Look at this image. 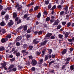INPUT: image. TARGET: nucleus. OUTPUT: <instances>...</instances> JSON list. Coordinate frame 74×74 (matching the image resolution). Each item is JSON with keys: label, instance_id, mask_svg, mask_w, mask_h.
<instances>
[{"label": "nucleus", "instance_id": "1", "mask_svg": "<svg viewBox=\"0 0 74 74\" xmlns=\"http://www.w3.org/2000/svg\"><path fill=\"white\" fill-rule=\"evenodd\" d=\"M15 8H17V10L18 11H21L22 9V6L21 5H19L18 4H17L15 6Z\"/></svg>", "mask_w": 74, "mask_h": 74}, {"label": "nucleus", "instance_id": "2", "mask_svg": "<svg viewBox=\"0 0 74 74\" xmlns=\"http://www.w3.org/2000/svg\"><path fill=\"white\" fill-rule=\"evenodd\" d=\"M37 63V62L35 59L32 60L31 64L32 66H36Z\"/></svg>", "mask_w": 74, "mask_h": 74}, {"label": "nucleus", "instance_id": "3", "mask_svg": "<svg viewBox=\"0 0 74 74\" xmlns=\"http://www.w3.org/2000/svg\"><path fill=\"white\" fill-rule=\"evenodd\" d=\"M59 21L57 20H56L55 21L54 23L52 25V27H54L55 25H58V23H59Z\"/></svg>", "mask_w": 74, "mask_h": 74}, {"label": "nucleus", "instance_id": "4", "mask_svg": "<svg viewBox=\"0 0 74 74\" xmlns=\"http://www.w3.org/2000/svg\"><path fill=\"white\" fill-rule=\"evenodd\" d=\"M14 24V22L12 21V20H10V22H9L8 23V25L11 26H12V25Z\"/></svg>", "mask_w": 74, "mask_h": 74}, {"label": "nucleus", "instance_id": "5", "mask_svg": "<svg viewBox=\"0 0 74 74\" xmlns=\"http://www.w3.org/2000/svg\"><path fill=\"white\" fill-rule=\"evenodd\" d=\"M22 39V36H20L18 37L16 39V41H19L20 40H21Z\"/></svg>", "mask_w": 74, "mask_h": 74}, {"label": "nucleus", "instance_id": "6", "mask_svg": "<svg viewBox=\"0 0 74 74\" xmlns=\"http://www.w3.org/2000/svg\"><path fill=\"white\" fill-rule=\"evenodd\" d=\"M51 36L52 34L51 33H48L46 35L45 37H47L48 38H49V37H50Z\"/></svg>", "mask_w": 74, "mask_h": 74}, {"label": "nucleus", "instance_id": "7", "mask_svg": "<svg viewBox=\"0 0 74 74\" xmlns=\"http://www.w3.org/2000/svg\"><path fill=\"white\" fill-rule=\"evenodd\" d=\"M66 52H67V49H64L62 51L61 53L62 55H64V54H65Z\"/></svg>", "mask_w": 74, "mask_h": 74}, {"label": "nucleus", "instance_id": "8", "mask_svg": "<svg viewBox=\"0 0 74 74\" xmlns=\"http://www.w3.org/2000/svg\"><path fill=\"white\" fill-rule=\"evenodd\" d=\"M17 14L15 12H14L13 13V18H16L17 17Z\"/></svg>", "mask_w": 74, "mask_h": 74}, {"label": "nucleus", "instance_id": "9", "mask_svg": "<svg viewBox=\"0 0 74 74\" xmlns=\"http://www.w3.org/2000/svg\"><path fill=\"white\" fill-rule=\"evenodd\" d=\"M38 42L39 41H36V39H34L33 42V44H37Z\"/></svg>", "mask_w": 74, "mask_h": 74}, {"label": "nucleus", "instance_id": "10", "mask_svg": "<svg viewBox=\"0 0 74 74\" xmlns=\"http://www.w3.org/2000/svg\"><path fill=\"white\" fill-rule=\"evenodd\" d=\"M23 30H24L25 31L27 30V25H23Z\"/></svg>", "mask_w": 74, "mask_h": 74}, {"label": "nucleus", "instance_id": "11", "mask_svg": "<svg viewBox=\"0 0 74 74\" xmlns=\"http://www.w3.org/2000/svg\"><path fill=\"white\" fill-rule=\"evenodd\" d=\"M47 42V40H45L44 42L41 43V45H45Z\"/></svg>", "mask_w": 74, "mask_h": 74}, {"label": "nucleus", "instance_id": "12", "mask_svg": "<svg viewBox=\"0 0 74 74\" xmlns=\"http://www.w3.org/2000/svg\"><path fill=\"white\" fill-rule=\"evenodd\" d=\"M1 32L2 34H4L6 32V31H5V29H1Z\"/></svg>", "mask_w": 74, "mask_h": 74}, {"label": "nucleus", "instance_id": "13", "mask_svg": "<svg viewBox=\"0 0 74 74\" xmlns=\"http://www.w3.org/2000/svg\"><path fill=\"white\" fill-rule=\"evenodd\" d=\"M5 24V23H4V22L3 21L1 22L0 23V25L1 26H4Z\"/></svg>", "mask_w": 74, "mask_h": 74}, {"label": "nucleus", "instance_id": "14", "mask_svg": "<svg viewBox=\"0 0 74 74\" xmlns=\"http://www.w3.org/2000/svg\"><path fill=\"white\" fill-rule=\"evenodd\" d=\"M63 35L59 34L58 35V37L60 38H61V39H63Z\"/></svg>", "mask_w": 74, "mask_h": 74}, {"label": "nucleus", "instance_id": "15", "mask_svg": "<svg viewBox=\"0 0 74 74\" xmlns=\"http://www.w3.org/2000/svg\"><path fill=\"white\" fill-rule=\"evenodd\" d=\"M47 50L48 51V52L49 54H51V53H52V49H47Z\"/></svg>", "mask_w": 74, "mask_h": 74}, {"label": "nucleus", "instance_id": "16", "mask_svg": "<svg viewBox=\"0 0 74 74\" xmlns=\"http://www.w3.org/2000/svg\"><path fill=\"white\" fill-rule=\"evenodd\" d=\"M1 42H2V43H4V42H6V41H5V40L4 38H2L1 40Z\"/></svg>", "mask_w": 74, "mask_h": 74}, {"label": "nucleus", "instance_id": "17", "mask_svg": "<svg viewBox=\"0 0 74 74\" xmlns=\"http://www.w3.org/2000/svg\"><path fill=\"white\" fill-rule=\"evenodd\" d=\"M69 36V34H68V32H66L65 33V37L66 38H67L68 37V36Z\"/></svg>", "mask_w": 74, "mask_h": 74}, {"label": "nucleus", "instance_id": "18", "mask_svg": "<svg viewBox=\"0 0 74 74\" xmlns=\"http://www.w3.org/2000/svg\"><path fill=\"white\" fill-rule=\"evenodd\" d=\"M45 19H46V21L48 22L50 21V19H51V18H50V17H47V18H46Z\"/></svg>", "mask_w": 74, "mask_h": 74}, {"label": "nucleus", "instance_id": "19", "mask_svg": "<svg viewBox=\"0 0 74 74\" xmlns=\"http://www.w3.org/2000/svg\"><path fill=\"white\" fill-rule=\"evenodd\" d=\"M38 8H39V7L37 6H36L34 8V11H37V10L38 9Z\"/></svg>", "mask_w": 74, "mask_h": 74}, {"label": "nucleus", "instance_id": "20", "mask_svg": "<svg viewBox=\"0 0 74 74\" xmlns=\"http://www.w3.org/2000/svg\"><path fill=\"white\" fill-rule=\"evenodd\" d=\"M16 56L18 57V56H20L21 55V54L20 53H19V52H18L16 53Z\"/></svg>", "mask_w": 74, "mask_h": 74}, {"label": "nucleus", "instance_id": "21", "mask_svg": "<svg viewBox=\"0 0 74 74\" xmlns=\"http://www.w3.org/2000/svg\"><path fill=\"white\" fill-rule=\"evenodd\" d=\"M51 5H51V3H49L48 7V8H49V9H50L51 8V7H52Z\"/></svg>", "mask_w": 74, "mask_h": 74}, {"label": "nucleus", "instance_id": "22", "mask_svg": "<svg viewBox=\"0 0 74 74\" xmlns=\"http://www.w3.org/2000/svg\"><path fill=\"white\" fill-rule=\"evenodd\" d=\"M41 13H38L37 16V18H40L41 17Z\"/></svg>", "mask_w": 74, "mask_h": 74}, {"label": "nucleus", "instance_id": "23", "mask_svg": "<svg viewBox=\"0 0 74 74\" xmlns=\"http://www.w3.org/2000/svg\"><path fill=\"white\" fill-rule=\"evenodd\" d=\"M74 66L71 65L70 66V69L71 71L74 70Z\"/></svg>", "mask_w": 74, "mask_h": 74}, {"label": "nucleus", "instance_id": "24", "mask_svg": "<svg viewBox=\"0 0 74 74\" xmlns=\"http://www.w3.org/2000/svg\"><path fill=\"white\" fill-rule=\"evenodd\" d=\"M55 61L54 60H53L51 61L49 63V66H51V64H52V63H54L55 62Z\"/></svg>", "mask_w": 74, "mask_h": 74}, {"label": "nucleus", "instance_id": "25", "mask_svg": "<svg viewBox=\"0 0 74 74\" xmlns=\"http://www.w3.org/2000/svg\"><path fill=\"white\" fill-rule=\"evenodd\" d=\"M61 28V25H58L57 28V30H59V29H60Z\"/></svg>", "mask_w": 74, "mask_h": 74}, {"label": "nucleus", "instance_id": "26", "mask_svg": "<svg viewBox=\"0 0 74 74\" xmlns=\"http://www.w3.org/2000/svg\"><path fill=\"white\" fill-rule=\"evenodd\" d=\"M4 50V47H0V51H3Z\"/></svg>", "mask_w": 74, "mask_h": 74}, {"label": "nucleus", "instance_id": "27", "mask_svg": "<svg viewBox=\"0 0 74 74\" xmlns=\"http://www.w3.org/2000/svg\"><path fill=\"white\" fill-rule=\"evenodd\" d=\"M62 5H58L57 6V8H58V9H61V8H62Z\"/></svg>", "mask_w": 74, "mask_h": 74}, {"label": "nucleus", "instance_id": "28", "mask_svg": "<svg viewBox=\"0 0 74 74\" xmlns=\"http://www.w3.org/2000/svg\"><path fill=\"white\" fill-rule=\"evenodd\" d=\"M15 58H14L12 59H10V60L11 61V62H14V61L15 60Z\"/></svg>", "mask_w": 74, "mask_h": 74}, {"label": "nucleus", "instance_id": "29", "mask_svg": "<svg viewBox=\"0 0 74 74\" xmlns=\"http://www.w3.org/2000/svg\"><path fill=\"white\" fill-rule=\"evenodd\" d=\"M2 64L3 67H5L6 65V63H2Z\"/></svg>", "mask_w": 74, "mask_h": 74}, {"label": "nucleus", "instance_id": "30", "mask_svg": "<svg viewBox=\"0 0 74 74\" xmlns=\"http://www.w3.org/2000/svg\"><path fill=\"white\" fill-rule=\"evenodd\" d=\"M21 23V20L20 19H19L18 21L17 22V24H19V23Z\"/></svg>", "mask_w": 74, "mask_h": 74}, {"label": "nucleus", "instance_id": "31", "mask_svg": "<svg viewBox=\"0 0 74 74\" xmlns=\"http://www.w3.org/2000/svg\"><path fill=\"white\" fill-rule=\"evenodd\" d=\"M33 47L32 46H29V50H32V49H33Z\"/></svg>", "mask_w": 74, "mask_h": 74}, {"label": "nucleus", "instance_id": "32", "mask_svg": "<svg viewBox=\"0 0 74 74\" xmlns=\"http://www.w3.org/2000/svg\"><path fill=\"white\" fill-rule=\"evenodd\" d=\"M8 17H9V16H8V15H7L5 16V19L6 21H7V20L9 18Z\"/></svg>", "mask_w": 74, "mask_h": 74}, {"label": "nucleus", "instance_id": "33", "mask_svg": "<svg viewBox=\"0 0 74 74\" xmlns=\"http://www.w3.org/2000/svg\"><path fill=\"white\" fill-rule=\"evenodd\" d=\"M64 10H65L66 12H67V11H68V7L66 6L64 8Z\"/></svg>", "mask_w": 74, "mask_h": 74}, {"label": "nucleus", "instance_id": "34", "mask_svg": "<svg viewBox=\"0 0 74 74\" xmlns=\"http://www.w3.org/2000/svg\"><path fill=\"white\" fill-rule=\"evenodd\" d=\"M6 37H7V38H10L11 37V36L10 35H8L6 36Z\"/></svg>", "mask_w": 74, "mask_h": 74}, {"label": "nucleus", "instance_id": "35", "mask_svg": "<svg viewBox=\"0 0 74 74\" xmlns=\"http://www.w3.org/2000/svg\"><path fill=\"white\" fill-rule=\"evenodd\" d=\"M56 8V5H54L51 8V10H53L54 9H55Z\"/></svg>", "mask_w": 74, "mask_h": 74}, {"label": "nucleus", "instance_id": "36", "mask_svg": "<svg viewBox=\"0 0 74 74\" xmlns=\"http://www.w3.org/2000/svg\"><path fill=\"white\" fill-rule=\"evenodd\" d=\"M14 67V65L13 64H12L10 65L9 67L10 68H11V69H12V68H13V67Z\"/></svg>", "mask_w": 74, "mask_h": 74}, {"label": "nucleus", "instance_id": "37", "mask_svg": "<svg viewBox=\"0 0 74 74\" xmlns=\"http://www.w3.org/2000/svg\"><path fill=\"white\" fill-rule=\"evenodd\" d=\"M27 38L28 39L30 37V35H27L26 36Z\"/></svg>", "mask_w": 74, "mask_h": 74}, {"label": "nucleus", "instance_id": "38", "mask_svg": "<svg viewBox=\"0 0 74 74\" xmlns=\"http://www.w3.org/2000/svg\"><path fill=\"white\" fill-rule=\"evenodd\" d=\"M31 71H35V68L34 67H32V68L31 69Z\"/></svg>", "mask_w": 74, "mask_h": 74}, {"label": "nucleus", "instance_id": "39", "mask_svg": "<svg viewBox=\"0 0 74 74\" xmlns=\"http://www.w3.org/2000/svg\"><path fill=\"white\" fill-rule=\"evenodd\" d=\"M27 47V45L25 44V45H24L23 46V48L25 49V48H26Z\"/></svg>", "mask_w": 74, "mask_h": 74}, {"label": "nucleus", "instance_id": "40", "mask_svg": "<svg viewBox=\"0 0 74 74\" xmlns=\"http://www.w3.org/2000/svg\"><path fill=\"white\" fill-rule=\"evenodd\" d=\"M27 14H25L23 16L24 18H25V19L27 18Z\"/></svg>", "mask_w": 74, "mask_h": 74}, {"label": "nucleus", "instance_id": "41", "mask_svg": "<svg viewBox=\"0 0 74 74\" xmlns=\"http://www.w3.org/2000/svg\"><path fill=\"white\" fill-rule=\"evenodd\" d=\"M48 56H45V60H48Z\"/></svg>", "mask_w": 74, "mask_h": 74}, {"label": "nucleus", "instance_id": "42", "mask_svg": "<svg viewBox=\"0 0 74 74\" xmlns=\"http://www.w3.org/2000/svg\"><path fill=\"white\" fill-rule=\"evenodd\" d=\"M41 52H39L38 51H37L36 52V54L37 55H40V54H41Z\"/></svg>", "mask_w": 74, "mask_h": 74}, {"label": "nucleus", "instance_id": "43", "mask_svg": "<svg viewBox=\"0 0 74 74\" xmlns=\"http://www.w3.org/2000/svg\"><path fill=\"white\" fill-rule=\"evenodd\" d=\"M71 25V23L70 22L68 23L67 24V27H69Z\"/></svg>", "mask_w": 74, "mask_h": 74}, {"label": "nucleus", "instance_id": "44", "mask_svg": "<svg viewBox=\"0 0 74 74\" xmlns=\"http://www.w3.org/2000/svg\"><path fill=\"white\" fill-rule=\"evenodd\" d=\"M45 4H49V1H45Z\"/></svg>", "mask_w": 74, "mask_h": 74}, {"label": "nucleus", "instance_id": "45", "mask_svg": "<svg viewBox=\"0 0 74 74\" xmlns=\"http://www.w3.org/2000/svg\"><path fill=\"white\" fill-rule=\"evenodd\" d=\"M71 59H70V57H68L66 58V60H67V61L69 62V61H70V60Z\"/></svg>", "mask_w": 74, "mask_h": 74}, {"label": "nucleus", "instance_id": "46", "mask_svg": "<svg viewBox=\"0 0 74 74\" xmlns=\"http://www.w3.org/2000/svg\"><path fill=\"white\" fill-rule=\"evenodd\" d=\"M16 46H19V45H20V43L19 42H17L16 43Z\"/></svg>", "mask_w": 74, "mask_h": 74}, {"label": "nucleus", "instance_id": "47", "mask_svg": "<svg viewBox=\"0 0 74 74\" xmlns=\"http://www.w3.org/2000/svg\"><path fill=\"white\" fill-rule=\"evenodd\" d=\"M66 22H63L62 23V25H66Z\"/></svg>", "mask_w": 74, "mask_h": 74}, {"label": "nucleus", "instance_id": "48", "mask_svg": "<svg viewBox=\"0 0 74 74\" xmlns=\"http://www.w3.org/2000/svg\"><path fill=\"white\" fill-rule=\"evenodd\" d=\"M12 70H13V71H15L16 70V68H13L12 69Z\"/></svg>", "mask_w": 74, "mask_h": 74}, {"label": "nucleus", "instance_id": "49", "mask_svg": "<svg viewBox=\"0 0 74 74\" xmlns=\"http://www.w3.org/2000/svg\"><path fill=\"white\" fill-rule=\"evenodd\" d=\"M64 3V1L63 0H61L60 1V4H63Z\"/></svg>", "mask_w": 74, "mask_h": 74}, {"label": "nucleus", "instance_id": "50", "mask_svg": "<svg viewBox=\"0 0 74 74\" xmlns=\"http://www.w3.org/2000/svg\"><path fill=\"white\" fill-rule=\"evenodd\" d=\"M47 57H48L49 59H51V55H49V54H48L47 55Z\"/></svg>", "mask_w": 74, "mask_h": 74}, {"label": "nucleus", "instance_id": "51", "mask_svg": "<svg viewBox=\"0 0 74 74\" xmlns=\"http://www.w3.org/2000/svg\"><path fill=\"white\" fill-rule=\"evenodd\" d=\"M3 9V6L1 5H0V10L1 11Z\"/></svg>", "mask_w": 74, "mask_h": 74}, {"label": "nucleus", "instance_id": "52", "mask_svg": "<svg viewBox=\"0 0 74 74\" xmlns=\"http://www.w3.org/2000/svg\"><path fill=\"white\" fill-rule=\"evenodd\" d=\"M19 67V68H18V69L19 70H21V69H23V67L22 66H19V65L18 66V67Z\"/></svg>", "mask_w": 74, "mask_h": 74}, {"label": "nucleus", "instance_id": "53", "mask_svg": "<svg viewBox=\"0 0 74 74\" xmlns=\"http://www.w3.org/2000/svg\"><path fill=\"white\" fill-rule=\"evenodd\" d=\"M29 59H33V57L32 56H29Z\"/></svg>", "mask_w": 74, "mask_h": 74}, {"label": "nucleus", "instance_id": "54", "mask_svg": "<svg viewBox=\"0 0 74 74\" xmlns=\"http://www.w3.org/2000/svg\"><path fill=\"white\" fill-rule=\"evenodd\" d=\"M54 19H51L50 21V22H51V23H53V22H54Z\"/></svg>", "mask_w": 74, "mask_h": 74}, {"label": "nucleus", "instance_id": "55", "mask_svg": "<svg viewBox=\"0 0 74 74\" xmlns=\"http://www.w3.org/2000/svg\"><path fill=\"white\" fill-rule=\"evenodd\" d=\"M5 14V12H1V15H4V14Z\"/></svg>", "mask_w": 74, "mask_h": 74}, {"label": "nucleus", "instance_id": "56", "mask_svg": "<svg viewBox=\"0 0 74 74\" xmlns=\"http://www.w3.org/2000/svg\"><path fill=\"white\" fill-rule=\"evenodd\" d=\"M68 41H69V42H72V41H73V40H72V39H68Z\"/></svg>", "mask_w": 74, "mask_h": 74}, {"label": "nucleus", "instance_id": "57", "mask_svg": "<svg viewBox=\"0 0 74 74\" xmlns=\"http://www.w3.org/2000/svg\"><path fill=\"white\" fill-rule=\"evenodd\" d=\"M21 52L23 53H25L26 52V50H23Z\"/></svg>", "mask_w": 74, "mask_h": 74}, {"label": "nucleus", "instance_id": "58", "mask_svg": "<svg viewBox=\"0 0 74 74\" xmlns=\"http://www.w3.org/2000/svg\"><path fill=\"white\" fill-rule=\"evenodd\" d=\"M43 14H45V15H47V14H47V11H45L44 12H43Z\"/></svg>", "mask_w": 74, "mask_h": 74}, {"label": "nucleus", "instance_id": "59", "mask_svg": "<svg viewBox=\"0 0 74 74\" xmlns=\"http://www.w3.org/2000/svg\"><path fill=\"white\" fill-rule=\"evenodd\" d=\"M9 72H11V71H12V68H11L9 67Z\"/></svg>", "mask_w": 74, "mask_h": 74}, {"label": "nucleus", "instance_id": "60", "mask_svg": "<svg viewBox=\"0 0 74 74\" xmlns=\"http://www.w3.org/2000/svg\"><path fill=\"white\" fill-rule=\"evenodd\" d=\"M31 32V31L30 30V29H28L27 31V33H30Z\"/></svg>", "mask_w": 74, "mask_h": 74}, {"label": "nucleus", "instance_id": "61", "mask_svg": "<svg viewBox=\"0 0 74 74\" xmlns=\"http://www.w3.org/2000/svg\"><path fill=\"white\" fill-rule=\"evenodd\" d=\"M42 34V31H40L38 32V34Z\"/></svg>", "mask_w": 74, "mask_h": 74}, {"label": "nucleus", "instance_id": "62", "mask_svg": "<svg viewBox=\"0 0 74 74\" xmlns=\"http://www.w3.org/2000/svg\"><path fill=\"white\" fill-rule=\"evenodd\" d=\"M50 38H51V39H55V37L54 36H51Z\"/></svg>", "mask_w": 74, "mask_h": 74}, {"label": "nucleus", "instance_id": "63", "mask_svg": "<svg viewBox=\"0 0 74 74\" xmlns=\"http://www.w3.org/2000/svg\"><path fill=\"white\" fill-rule=\"evenodd\" d=\"M10 58H13V56L12 55H10L9 56Z\"/></svg>", "mask_w": 74, "mask_h": 74}, {"label": "nucleus", "instance_id": "64", "mask_svg": "<svg viewBox=\"0 0 74 74\" xmlns=\"http://www.w3.org/2000/svg\"><path fill=\"white\" fill-rule=\"evenodd\" d=\"M43 62V59H41L40 61V63H41Z\"/></svg>", "mask_w": 74, "mask_h": 74}]
</instances>
